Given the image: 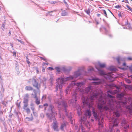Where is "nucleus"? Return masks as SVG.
Masks as SVG:
<instances>
[{
  "label": "nucleus",
  "instance_id": "1",
  "mask_svg": "<svg viewBox=\"0 0 132 132\" xmlns=\"http://www.w3.org/2000/svg\"><path fill=\"white\" fill-rule=\"evenodd\" d=\"M84 82H75L72 81L68 86L65 90L66 94L70 92L71 89L76 86L77 88L73 93H72V98L69 102L70 104H76L78 97V92L79 91L83 92V93L88 94L90 93L89 97H85L83 96L82 99L83 104L88 106L89 108L92 107L93 104V102L94 100L97 98L98 96L99 98L98 100L97 107L100 112H103L104 110H110L113 111V113L117 117L120 116V112L121 110V106L125 107L128 109L131 114H132V104L129 105H127V98H123L124 95L123 93H121L117 95V98L120 100L118 102L114 101L113 96L110 94H114V93L110 90L107 91L108 96L111 99L104 98L102 95H100L95 89H93L91 86L86 87L85 90L80 88L84 85Z\"/></svg>",
  "mask_w": 132,
  "mask_h": 132
},
{
  "label": "nucleus",
  "instance_id": "2",
  "mask_svg": "<svg viewBox=\"0 0 132 132\" xmlns=\"http://www.w3.org/2000/svg\"><path fill=\"white\" fill-rule=\"evenodd\" d=\"M82 72L84 73V75H87L86 72H84L81 69H79L78 70L75 72L73 76H70L69 77H61L58 78L56 79V81L57 82L56 86V91L57 93L59 92V93H60V95L61 96L62 94V91L61 89L64 82L67 80H74L75 81L76 79V78L80 76L82 74Z\"/></svg>",
  "mask_w": 132,
  "mask_h": 132
},
{
  "label": "nucleus",
  "instance_id": "3",
  "mask_svg": "<svg viewBox=\"0 0 132 132\" xmlns=\"http://www.w3.org/2000/svg\"><path fill=\"white\" fill-rule=\"evenodd\" d=\"M54 106L52 104L48 105V108L47 112L46 113V116L48 119L51 121L52 120L55 121V116L56 115V112L54 111Z\"/></svg>",
  "mask_w": 132,
  "mask_h": 132
},
{
  "label": "nucleus",
  "instance_id": "4",
  "mask_svg": "<svg viewBox=\"0 0 132 132\" xmlns=\"http://www.w3.org/2000/svg\"><path fill=\"white\" fill-rule=\"evenodd\" d=\"M119 123V120L116 118H113L110 121L109 124L110 129L108 132H115V127L118 126Z\"/></svg>",
  "mask_w": 132,
  "mask_h": 132
},
{
  "label": "nucleus",
  "instance_id": "5",
  "mask_svg": "<svg viewBox=\"0 0 132 132\" xmlns=\"http://www.w3.org/2000/svg\"><path fill=\"white\" fill-rule=\"evenodd\" d=\"M96 68L99 71L101 75H103L104 78L107 80H109L111 81H113V80H112V79L114 78L115 77H114V74L111 72H109L106 73L103 71L101 70L100 68L96 67Z\"/></svg>",
  "mask_w": 132,
  "mask_h": 132
},
{
  "label": "nucleus",
  "instance_id": "6",
  "mask_svg": "<svg viewBox=\"0 0 132 132\" xmlns=\"http://www.w3.org/2000/svg\"><path fill=\"white\" fill-rule=\"evenodd\" d=\"M55 69L57 71L59 72L61 70H62L64 72H69L71 69V67H63L61 69H60L58 67H55Z\"/></svg>",
  "mask_w": 132,
  "mask_h": 132
},
{
  "label": "nucleus",
  "instance_id": "7",
  "mask_svg": "<svg viewBox=\"0 0 132 132\" xmlns=\"http://www.w3.org/2000/svg\"><path fill=\"white\" fill-rule=\"evenodd\" d=\"M121 124L124 127V130L126 132L129 129V126L125 119H123L121 121Z\"/></svg>",
  "mask_w": 132,
  "mask_h": 132
},
{
  "label": "nucleus",
  "instance_id": "8",
  "mask_svg": "<svg viewBox=\"0 0 132 132\" xmlns=\"http://www.w3.org/2000/svg\"><path fill=\"white\" fill-rule=\"evenodd\" d=\"M62 104L64 108V109L65 110L66 116L68 118L71 119L72 118V116L71 114V113L70 112L69 114H68L67 110H66V108L68 106L67 102L63 101L62 102Z\"/></svg>",
  "mask_w": 132,
  "mask_h": 132
},
{
  "label": "nucleus",
  "instance_id": "9",
  "mask_svg": "<svg viewBox=\"0 0 132 132\" xmlns=\"http://www.w3.org/2000/svg\"><path fill=\"white\" fill-rule=\"evenodd\" d=\"M32 84L34 87H35L37 89L39 90L40 86V84H38L37 81L36 80L34 79L32 81Z\"/></svg>",
  "mask_w": 132,
  "mask_h": 132
},
{
  "label": "nucleus",
  "instance_id": "10",
  "mask_svg": "<svg viewBox=\"0 0 132 132\" xmlns=\"http://www.w3.org/2000/svg\"><path fill=\"white\" fill-rule=\"evenodd\" d=\"M93 114V116L96 119L98 118V115L97 111L93 108L92 107Z\"/></svg>",
  "mask_w": 132,
  "mask_h": 132
},
{
  "label": "nucleus",
  "instance_id": "11",
  "mask_svg": "<svg viewBox=\"0 0 132 132\" xmlns=\"http://www.w3.org/2000/svg\"><path fill=\"white\" fill-rule=\"evenodd\" d=\"M53 128L56 131H58V129L57 128V124L56 122H53Z\"/></svg>",
  "mask_w": 132,
  "mask_h": 132
},
{
  "label": "nucleus",
  "instance_id": "12",
  "mask_svg": "<svg viewBox=\"0 0 132 132\" xmlns=\"http://www.w3.org/2000/svg\"><path fill=\"white\" fill-rule=\"evenodd\" d=\"M29 95L28 94H26L25 95L24 98L23 103H28Z\"/></svg>",
  "mask_w": 132,
  "mask_h": 132
},
{
  "label": "nucleus",
  "instance_id": "13",
  "mask_svg": "<svg viewBox=\"0 0 132 132\" xmlns=\"http://www.w3.org/2000/svg\"><path fill=\"white\" fill-rule=\"evenodd\" d=\"M34 98H35V103L37 105H38L40 104V100L37 97V94H35V96Z\"/></svg>",
  "mask_w": 132,
  "mask_h": 132
},
{
  "label": "nucleus",
  "instance_id": "14",
  "mask_svg": "<svg viewBox=\"0 0 132 132\" xmlns=\"http://www.w3.org/2000/svg\"><path fill=\"white\" fill-rule=\"evenodd\" d=\"M126 59V58H122L120 57H118L117 58V61L119 64L120 63V61H125Z\"/></svg>",
  "mask_w": 132,
  "mask_h": 132
},
{
  "label": "nucleus",
  "instance_id": "15",
  "mask_svg": "<svg viewBox=\"0 0 132 132\" xmlns=\"http://www.w3.org/2000/svg\"><path fill=\"white\" fill-rule=\"evenodd\" d=\"M66 127V125L64 122L62 123L61 125L60 129L62 130H63L64 128Z\"/></svg>",
  "mask_w": 132,
  "mask_h": 132
},
{
  "label": "nucleus",
  "instance_id": "16",
  "mask_svg": "<svg viewBox=\"0 0 132 132\" xmlns=\"http://www.w3.org/2000/svg\"><path fill=\"white\" fill-rule=\"evenodd\" d=\"M25 89L26 90L30 91L32 90L33 88L32 87L30 86H26L25 87Z\"/></svg>",
  "mask_w": 132,
  "mask_h": 132
},
{
  "label": "nucleus",
  "instance_id": "17",
  "mask_svg": "<svg viewBox=\"0 0 132 132\" xmlns=\"http://www.w3.org/2000/svg\"><path fill=\"white\" fill-rule=\"evenodd\" d=\"M85 115L86 116H88L90 117L91 115L90 111L89 110H87L86 112Z\"/></svg>",
  "mask_w": 132,
  "mask_h": 132
},
{
  "label": "nucleus",
  "instance_id": "18",
  "mask_svg": "<svg viewBox=\"0 0 132 132\" xmlns=\"http://www.w3.org/2000/svg\"><path fill=\"white\" fill-rule=\"evenodd\" d=\"M61 98H60L58 100V101H57L56 99L55 100V103L57 104H58L59 105H60L61 103Z\"/></svg>",
  "mask_w": 132,
  "mask_h": 132
},
{
  "label": "nucleus",
  "instance_id": "19",
  "mask_svg": "<svg viewBox=\"0 0 132 132\" xmlns=\"http://www.w3.org/2000/svg\"><path fill=\"white\" fill-rule=\"evenodd\" d=\"M109 69L110 71H116V69L113 66L110 67H109Z\"/></svg>",
  "mask_w": 132,
  "mask_h": 132
},
{
  "label": "nucleus",
  "instance_id": "20",
  "mask_svg": "<svg viewBox=\"0 0 132 132\" xmlns=\"http://www.w3.org/2000/svg\"><path fill=\"white\" fill-rule=\"evenodd\" d=\"M33 118L32 117H31L30 118L29 117H26V121H31L32 120Z\"/></svg>",
  "mask_w": 132,
  "mask_h": 132
},
{
  "label": "nucleus",
  "instance_id": "21",
  "mask_svg": "<svg viewBox=\"0 0 132 132\" xmlns=\"http://www.w3.org/2000/svg\"><path fill=\"white\" fill-rule=\"evenodd\" d=\"M99 65L100 67L101 68H104L105 66V64H101L100 63H99Z\"/></svg>",
  "mask_w": 132,
  "mask_h": 132
},
{
  "label": "nucleus",
  "instance_id": "22",
  "mask_svg": "<svg viewBox=\"0 0 132 132\" xmlns=\"http://www.w3.org/2000/svg\"><path fill=\"white\" fill-rule=\"evenodd\" d=\"M89 80L94 81L98 80H99V79L95 77L94 78L92 77V78L89 79Z\"/></svg>",
  "mask_w": 132,
  "mask_h": 132
},
{
  "label": "nucleus",
  "instance_id": "23",
  "mask_svg": "<svg viewBox=\"0 0 132 132\" xmlns=\"http://www.w3.org/2000/svg\"><path fill=\"white\" fill-rule=\"evenodd\" d=\"M85 11L89 15L90 11V9L88 8L87 10H85Z\"/></svg>",
  "mask_w": 132,
  "mask_h": 132
},
{
  "label": "nucleus",
  "instance_id": "24",
  "mask_svg": "<svg viewBox=\"0 0 132 132\" xmlns=\"http://www.w3.org/2000/svg\"><path fill=\"white\" fill-rule=\"evenodd\" d=\"M86 120V118L85 117H81V122L82 123L83 122H84Z\"/></svg>",
  "mask_w": 132,
  "mask_h": 132
},
{
  "label": "nucleus",
  "instance_id": "25",
  "mask_svg": "<svg viewBox=\"0 0 132 132\" xmlns=\"http://www.w3.org/2000/svg\"><path fill=\"white\" fill-rule=\"evenodd\" d=\"M102 14L107 18H108L106 12L105 10H103L102 12Z\"/></svg>",
  "mask_w": 132,
  "mask_h": 132
},
{
  "label": "nucleus",
  "instance_id": "26",
  "mask_svg": "<svg viewBox=\"0 0 132 132\" xmlns=\"http://www.w3.org/2000/svg\"><path fill=\"white\" fill-rule=\"evenodd\" d=\"M24 103V105L23 107V108L24 110H26V109L28 105V103Z\"/></svg>",
  "mask_w": 132,
  "mask_h": 132
},
{
  "label": "nucleus",
  "instance_id": "27",
  "mask_svg": "<svg viewBox=\"0 0 132 132\" xmlns=\"http://www.w3.org/2000/svg\"><path fill=\"white\" fill-rule=\"evenodd\" d=\"M94 70V69L92 67H90L88 69V72L93 71Z\"/></svg>",
  "mask_w": 132,
  "mask_h": 132
},
{
  "label": "nucleus",
  "instance_id": "28",
  "mask_svg": "<svg viewBox=\"0 0 132 132\" xmlns=\"http://www.w3.org/2000/svg\"><path fill=\"white\" fill-rule=\"evenodd\" d=\"M101 83L100 81H94L93 82L94 85H97L100 84Z\"/></svg>",
  "mask_w": 132,
  "mask_h": 132
},
{
  "label": "nucleus",
  "instance_id": "29",
  "mask_svg": "<svg viewBox=\"0 0 132 132\" xmlns=\"http://www.w3.org/2000/svg\"><path fill=\"white\" fill-rule=\"evenodd\" d=\"M67 13L65 11H64L62 12V16H65L67 15Z\"/></svg>",
  "mask_w": 132,
  "mask_h": 132
},
{
  "label": "nucleus",
  "instance_id": "30",
  "mask_svg": "<svg viewBox=\"0 0 132 132\" xmlns=\"http://www.w3.org/2000/svg\"><path fill=\"white\" fill-rule=\"evenodd\" d=\"M79 130H81V131H82L83 132L84 131V128H83V127L82 125H81V126H80Z\"/></svg>",
  "mask_w": 132,
  "mask_h": 132
},
{
  "label": "nucleus",
  "instance_id": "31",
  "mask_svg": "<svg viewBox=\"0 0 132 132\" xmlns=\"http://www.w3.org/2000/svg\"><path fill=\"white\" fill-rule=\"evenodd\" d=\"M126 6L128 8V9L131 12H132V9L128 5H126Z\"/></svg>",
  "mask_w": 132,
  "mask_h": 132
},
{
  "label": "nucleus",
  "instance_id": "32",
  "mask_svg": "<svg viewBox=\"0 0 132 132\" xmlns=\"http://www.w3.org/2000/svg\"><path fill=\"white\" fill-rule=\"evenodd\" d=\"M125 80L129 84H130L131 83V81L128 79H125Z\"/></svg>",
  "mask_w": 132,
  "mask_h": 132
},
{
  "label": "nucleus",
  "instance_id": "33",
  "mask_svg": "<svg viewBox=\"0 0 132 132\" xmlns=\"http://www.w3.org/2000/svg\"><path fill=\"white\" fill-rule=\"evenodd\" d=\"M46 79L45 78H43V80H42V82L43 84H45V81H46Z\"/></svg>",
  "mask_w": 132,
  "mask_h": 132
},
{
  "label": "nucleus",
  "instance_id": "34",
  "mask_svg": "<svg viewBox=\"0 0 132 132\" xmlns=\"http://www.w3.org/2000/svg\"><path fill=\"white\" fill-rule=\"evenodd\" d=\"M26 110L27 112L28 113L30 112V111L29 108H27L26 109Z\"/></svg>",
  "mask_w": 132,
  "mask_h": 132
},
{
  "label": "nucleus",
  "instance_id": "35",
  "mask_svg": "<svg viewBox=\"0 0 132 132\" xmlns=\"http://www.w3.org/2000/svg\"><path fill=\"white\" fill-rule=\"evenodd\" d=\"M26 59H27V60H26L27 62V63H28V64H29V65L30 64V63L29 61V59H28V57H26Z\"/></svg>",
  "mask_w": 132,
  "mask_h": 132
},
{
  "label": "nucleus",
  "instance_id": "36",
  "mask_svg": "<svg viewBox=\"0 0 132 132\" xmlns=\"http://www.w3.org/2000/svg\"><path fill=\"white\" fill-rule=\"evenodd\" d=\"M48 106V104L47 103H45L44 104L43 106L45 107V110H46V107H47Z\"/></svg>",
  "mask_w": 132,
  "mask_h": 132
},
{
  "label": "nucleus",
  "instance_id": "37",
  "mask_svg": "<svg viewBox=\"0 0 132 132\" xmlns=\"http://www.w3.org/2000/svg\"><path fill=\"white\" fill-rule=\"evenodd\" d=\"M46 98V95H43L42 97V100H45Z\"/></svg>",
  "mask_w": 132,
  "mask_h": 132
},
{
  "label": "nucleus",
  "instance_id": "38",
  "mask_svg": "<svg viewBox=\"0 0 132 132\" xmlns=\"http://www.w3.org/2000/svg\"><path fill=\"white\" fill-rule=\"evenodd\" d=\"M122 14L121 13V12H119L118 14V16L119 17H122Z\"/></svg>",
  "mask_w": 132,
  "mask_h": 132
},
{
  "label": "nucleus",
  "instance_id": "39",
  "mask_svg": "<svg viewBox=\"0 0 132 132\" xmlns=\"http://www.w3.org/2000/svg\"><path fill=\"white\" fill-rule=\"evenodd\" d=\"M77 113L78 115L79 116L81 114V112H80V110H77Z\"/></svg>",
  "mask_w": 132,
  "mask_h": 132
},
{
  "label": "nucleus",
  "instance_id": "40",
  "mask_svg": "<svg viewBox=\"0 0 132 132\" xmlns=\"http://www.w3.org/2000/svg\"><path fill=\"white\" fill-rule=\"evenodd\" d=\"M2 29L3 30H4L5 29V25L4 24H2Z\"/></svg>",
  "mask_w": 132,
  "mask_h": 132
},
{
  "label": "nucleus",
  "instance_id": "41",
  "mask_svg": "<svg viewBox=\"0 0 132 132\" xmlns=\"http://www.w3.org/2000/svg\"><path fill=\"white\" fill-rule=\"evenodd\" d=\"M13 55L14 57H15L16 56V53L15 51H14L13 52Z\"/></svg>",
  "mask_w": 132,
  "mask_h": 132
},
{
  "label": "nucleus",
  "instance_id": "42",
  "mask_svg": "<svg viewBox=\"0 0 132 132\" xmlns=\"http://www.w3.org/2000/svg\"><path fill=\"white\" fill-rule=\"evenodd\" d=\"M121 7V6L120 5H116L115 6V8H120Z\"/></svg>",
  "mask_w": 132,
  "mask_h": 132
},
{
  "label": "nucleus",
  "instance_id": "43",
  "mask_svg": "<svg viewBox=\"0 0 132 132\" xmlns=\"http://www.w3.org/2000/svg\"><path fill=\"white\" fill-rule=\"evenodd\" d=\"M129 69L130 70L131 72H132V65L129 67Z\"/></svg>",
  "mask_w": 132,
  "mask_h": 132
},
{
  "label": "nucleus",
  "instance_id": "44",
  "mask_svg": "<svg viewBox=\"0 0 132 132\" xmlns=\"http://www.w3.org/2000/svg\"><path fill=\"white\" fill-rule=\"evenodd\" d=\"M127 59L128 60L132 61V57H128Z\"/></svg>",
  "mask_w": 132,
  "mask_h": 132
},
{
  "label": "nucleus",
  "instance_id": "45",
  "mask_svg": "<svg viewBox=\"0 0 132 132\" xmlns=\"http://www.w3.org/2000/svg\"><path fill=\"white\" fill-rule=\"evenodd\" d=\"M40 116L42 118H43L44 117V114L43 113H41L40 114Z\"/></svg>",
  "mask_w": 132,
  "mask_h": 132
},
{
  "label": "nucleus",
  "instance_id": "46",
  "mask_svg": "<svg viewBox=\"0 0 132 132\" xmlns=\"http://www.w3.org/2000/svg\"><path fill=\"white\" fill-rule=\"evenodd\" d=\"M48 69L50 70H54V69L52 67H49L48 68Z\"/></svg>",
  "mask_w": 132,
  "mask_h": 132
},
{
  "label": "nucleus",
  "instance_id": "47",
  "mask_svg": "<svg viewBox=\"0 0 132 132\" xmlns=\"http://www.w3.org/2000/svg\"><path fill=\"white\" fill-rule=\"evenodd\" d=\"M16 39L18 40V42H20L22 44H23V41H21L18 39Z\"/></svg>",
  "mask_w": 132,
  "mask_h": 132
},
{
  "label": "nucleus",
  "instance_id": "48",
  "mask_svg": "<svg viewBox=\"0 0 132 132\" xmlns=\"http://www.w3.org/2000/svg\"><path fill=\"white\" fill-rule=\"evenodd\" d=\"M31 110L33 111V112H34V111L35 110V108H34V106H32L31 108Z\"/></svg>",
  "mask_w": 132,
  "mask_h": 132
},
{
  "label": "nucleus",
  "instance_id": "49",
  "mask_svg": "<svg viewBox=\"0 0 132 132\" xmlns=\"http://www.w3.org/2000/svg\"><path fill=\"white\" fill-rule=\"evenodd\" d=\"M36 72L37 73H39V71L38 70V69L37 68H36Z\"/></svg>",
  "mask_w": 132,
  "mask_h": 132
},
{
  "label": "nucleus",
  "instance_id": "50",
  "mask_svg": "<svg viewBox=\"0 0 132 132\" xmlns=\"http://www.w3.org/2000/svg\"><path fill=\"white\" fill-rule=\"evenodd\" d=\"M43 106L40 105L39 106V108H43Z\"/></svg>",
  "mask_w": 132,
  "mask_h": 132
},
{
  "label": "nucleus",
  "instance_id": "51",
  "mask_svg": "<svg viewBox=\"0 0 132 132\" xmlns=\"http://www.w3.org/2000/svg\"><path fill=\"white\" fill-rule=\"evenodd\" d=\"M48 64V63H43V65H47Z\"/></svg>",
  "mask_w": 132,
  "mask_h": 132
},
{
  "label": "nucleus",
  "instance_id": "52",
  "mask_svg": "<svg viewBox=\"0 0 132 132\" xmlns=\"http://www.w3.org/2000/svg\"><path fill=\"white\" fill-rule=\"evenodd\" d=\"M11 32L10 31H9V32L8 33V35H10L11 34Z\"/></svg>",
  "mask_w": 132,
  "mask_h": 132
},
{
  "label": "nucleus",
  "instance_id": "53",
  "mask_svg": "<svg viewBox=\"0 0 132 132\" xmlns=\"http://www.w3.org/2000/svg\"><path fill=\"white\" fill-rule=\"evenodd\" d=\"M125 2L126 3H129V2L128 0H125Z\"/></svg>",
  "mask_w": 132,
  "mask_h": 132
},
{
  "label": "nucleus",
  "instance_id": "54",
  "mask_svg": "<svg viewBox=\"0 0 132 132\" xmlns=\"http://www.w3.org/2000/svg\"><path fill=\"white\" fill-rule=\"evenodd\" d=\"M97 16L98 17H99L101 15L99 14H97Z\"/></svg>",
  "mask_w": 132,
  "mask_h": 132
},
{
  "label": "nucleus",
  "instance_id": "55",
  "mask_svg": "<svg viewBox=\"0 0 132 132\" xmlns=\"http://www.w3.org/2000/svg\"><path fill=\"white\" fill-rule=\"evenodd\" d=\"M123 66H126V64L125 63H123Z\"/></svg>",
  "mask_w": 132,
  "mask_h": 132
},
{
  "label": "nucleus",
  "instance_id": "56",
  "mask_svg": "<svg viewBox=\"0 0 132 132\" xmlns=\"http://www.w3.org/2000/svg\"><path fill=\"white\" fill-rule=\"evenodd\" d=\"M45 69L44 68H43L42 70V71L43 72H44L45 71Z\"/></svg>",
  "mask_w": 132,
  "mask_h": 132
},
{
  "label": "nucleus",
  "instance_id": "57",
  "mask_svg": "<svg viewBox=\"0 0 132 132\" xmlns=\"http://www.w3.org/2000/svg\"><path fill=\"white\" fill-rule=\"evenodd\" d=\"M116 132H120L119 130V129H117L116 130Z\"/></svg>",
  "mask_w": 132,
  "mask_h": 132
},
{
  "label": "nucleus",
  "instance_id": "58",
  "mask_svg": "<svg viewBox=\"0 0 132 132\" xmlns=\"http://www.w3.org/2000/svg\"><path fill=\"white\" fill-rule=\"evenodd\" d=\"M13 43H12L11 44V47H12L13 46Z\"/></svg>",
  "mask_w": 132,
  "mask_h": 132
},
{
  "label": "nucleus",
  "instance_id": "59",
  "mask_svg": "<svg viewBox=\"0 0 132 132\" xmlns=\"http://www.w3.org/2000/svg\"><path fill=\"white\" fill-rule=\"evenodd\" d=\"M104 29L105 31L106 32V33L108 31H107V30H106V29L105 28H104Z\"/></svg>",
  "mask_w": 132,
  "mask_h": 132
},
{
  "label": "nucleus",
  "instance_id": "60",
  "mask_svg": "<svg viewBox=\"0 0 132 132\" xmlns=\"http://www.w3.org/2000/svg\"><path fill=\"white\" fill-rule=\"evenodd\" d=\"M2 104L3 105H5L4 102H2Z\"/></svg>",
  "mask_w": 132,
  "mask_h": 132
},
{
  "label": "nucleus",
  "instance_id": "61",
  "mask_svg": "<svg viewBox=\"0 0 132 132\" xmlns=\"http://www.w3.org/2000/svg\"><path fill=\"white\" fill-rule=\"evenodd\" d=\"M18 132H22V130H19L18 131Z\"/></svg>",
  "mask_w": 132,
  "mask_h": 132
},
{
  "label": "nucleus",
  "instance_id": "62",
  "mask_svg": "<svg viewBox=\"0 0 132 132\" xmlns=\"http://www.w3.org/2000/svg\"><path fill=\"white\" fill-rule=\"evenodd\" d=\"M12 115L11 114H10L9 115V117L11 118L12 117Z\"/></svg>",
  "mask_w": 132,
  "mask_h": 132
},
{
  "label": "nucleus",
  "instance_id": "63",
  "mask_svg": "<svg viewBox=\"0 0 132 132\" xmlns=\"http://www.w3.org/2000/svg\"><path fill=\"white\" fill-rule=\"evenodd\" d=\"M41 57V58L43 60H45V59H44L43 58V57Z\"/></svg>",
  "mask_w": 132,
  "mask_h": 132
},
{
  "label": "nucleus",
  "instance_id": "64",
  "mask_svg": "<svg viewBox=\"0 0 132 132\" xmlns=\"http://www.w3.org/2000/svg\"><path fill=\"white\" fill-rule=\"evenodd\" d=\"M130 89H131V90H132V86H131L130 87Z\"/></svg>",
  "mask_w": 132,
  "mask_h": 132
}]
</instances>
